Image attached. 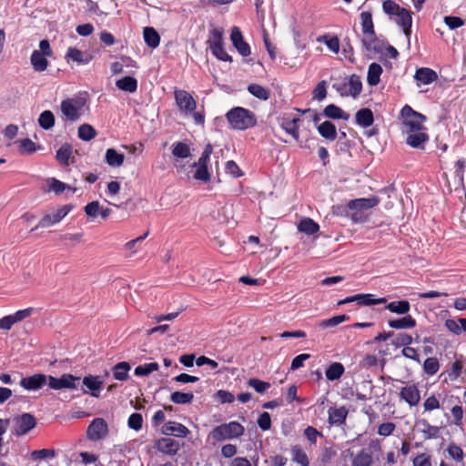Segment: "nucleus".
<instances>
[{
    "label": "nucleus",
    "instance_id": "nucleus-1",
    "mask_svg": "<svg viewBox=\"0 0 466 466\" xmlns=\"http://www.w3.org/2000/svg\"><path fill=\"white\" fill-rule=\"evenodd\" d=\"M227 119L232 128L245 130L257 124V117L253 112L244 107H235L227 113Z\"/></svg>",
    "mask_w": 466,
    "mask_h": 466
},
{
    "label": "nucleus",
    "instance_id": "nucleus-2",
    "mask_svg": "<svg viewBox=\"0 0 466 466\" xmlns=\"http://www.w3.org/2000/svg\"><path fill=\"white\" fill-rule=\"evenodd\" d=\"M244 427L237 422L231 421L217 426L212 430L209 436L216 441H221L228 439L238 438L244 433Z\"/></svg>",
    "mask_w": 466,
    "mask_h": 466
},
{
    "label": "nucleus",
    "instance_id": "nucleus-3",
    "mask_svg": "<svg viewBox=\"0 0 466 466\" xmlns=\"http://www.w3.org/2000/svg\"><path fill=\"white\" fill-rule=\"evenodd\" d=\"M332 87L339 93L341 96H352L356 98L362 90V82L359 76L353 74L342 81L334 83Z\"/></svg>",
    "mask_w": 466,
    "mask_h": 466
},
{
    "label": "nucleus",
    "instance_id": "nucleus-4",
    "mask_svg": "<svg viewBox=\"0 0 466 466\" xmlns=\"http://www.w3.org/2000/svg\"><path fill=\"white\" fill-rule=\"evenodd\" d=\"M403 132H415L416 130L425 129L423 122L426 117L416 111L410 106H405L401 109Z\"/></svg>",
    "mask_w": 466,
    "mask_h": 466
},
{
    "label": "nucleus",
    "instance_id": "nucleus-5",
    "mask_svg": "<svg viewBox=\"0 0 466 466\" xmlns=\"http://www.w3.org/2000/svg\"><path fill=\"white\" fill-rule=\"evenodd\" d=\"M208 44L212 54L222 61H231V56L226 52L223 47V30L220 28H214L210 33V37Z\"/></svg>",
    "mask_w": 466,
    "mask_h": 466
},
{
    "label": "nucleus",
    "instance_id": "nucleus-6",
    "mask_svg": "<svg viewBox=\"0 0 466 466\" xmlns=\"http://www.w3.org/2000/svg\"><path fill=\"white\" fill-rule=\"evenodd\" d=\"M85 102L82 98L66 99L61 103V111L67 120L77 121L82 115Z\"/></svg>",
    "mask_w": 466,
    "mask_h": 466
},
{
    "label": "nucleus",
    "instance_id": "nucleus-7",
    "mask_svg": "<svg viewBox=\"0 0 466 466\" xmlns=\"http://www.w3.org/2000/svg\"><path fill=\"white\" fill-rule=\"evenodd\" d=\"M13 434L19 437L26 434L36 425L35 418L30 413H24L13 419Z\"/></svg>",
    "mask_w": 466,
    "mask_h": 466
},
{
    "label": "nucleus",
    "instance_id": "nucleus-8",
    "mask_svg": "<svg viewBox=\"0 0 466 466\" xmlns=\"http://www.w3.org/2000/svg\"><path fill=\"white\" fill-rule=\"evenodd\" d=\"M47 383L49 388L52 390H62V389H76L79 383L80 378L72 374H63L60 378H56L51 375H47Z\"/></svg>",
    "mask_w": 466,
    "mask_h": 466
},
{
    "label": "nucleus",
    "instance_id": "nucleus-9",
    "mask_svg": "<svg viewBox=\"0 0 466 466\" xmlns=\"http://www.w3.org/2000/svg\"><path fill=\"white\" fill-rule=\"evenodd\" d=\"M107 422L103 418L94 419L86 430V437L92 441L105 439L108 435Z\"/></svg>",
    "mask_w": 466,
    "mask_h": 466
},
{
    "label": "nucleus",
    "instance_id": "nucleus-10",
    "mask_svg": "<svg viewBox=\"0 0 466 466\" xmlns=\"http://www.w3.org/2000/svg\"><path fill=\"white\" fill-rule=\"evenodd\" d=\"M73 208L72 205H64L50 213L46 214L39 221L35 228H49L59 223Z\"/></svg>",
    "mask_w": 466,
    "mask_h": 466
},
{
    "label": "nucleus",
    "instance_id": "nucleus-11",
    "mask_svg": "<svg viewBox=\"0 0 466 466\" xmlns=\"http://www.w3.org/2000/svg\"><path fill=\"white\" fill-rule=\"evenodd\" d=\"M361 44L367 52V56L370 58H373L376 55L382 54L386 45L383 41L379 40L375 34L370 35V36H363Z\"/></svg>",
    "mask_w": 466,
    "mask_h": 466
},
{
    "label": "nucleus",
    "instance_id": "nucleus-12",
    "mask_svg": "<svg viewBox=\"0 0 466 466\" xmlns=\"http://www.w3.org/2000/svg\"><path fill=\"white\" fill-rule=\"evenodd\" d=\"M47 375L37 373L23 378L19 385L26 390H37L47 383Z\"/></svg>",
    "mask_w": 466,
    "mask_h": 466
},
{
    "label": "nucleus",
    "instance_id": "nucleus-13",
    "mask_svg": "<svg viewBox=\"0 0 466 466\" xmlns=\"http://www.w3.org/2000/svg\"><path fill=\"white\" fill-rule=\"evenodd\" d=\"M177 105L185 113H191L196 109V101L192 96L185 90L175 91Z\"/></svg>",
    "mask_w": 466,
    "mask_h": 466
},
{
    "label": "nucleus",
    "instance_id": "nucleus-14",
    "mask_svg": "<svg viewBox=\"0 0 466 466\" xmlns=\"http://www.w3.org/2000/svg\"><path fill=\"white\" fill-rule=\"evenodd\" d=\"M161 432L164 435L177 438H185L190 433L186 426L177 421H167L165 423L161 429Z\"/></svg>",
    "mask_w": 466,
    "mask_h": 466
},
{
    "label": "nucleus",
    "instance_id": "nucleus-15",
    "mask_svg": "<svg viewBox=\"0 0 466 466\" xmlns=\"http://www.w3.org/2000/svg\"><path fill=\"white\" fill-rule=\"evenodd\" d=\"M230 39L235 48L241 56H248L250 55V47L248 43L244 41L243 35L238 27H232Z\"/></svg>",
    "mask_w": 466,
    "mask_h": 466
},
{
    "label": "nucleus",
    "instance_id": "nucleus-16",
    "mask_svg": "<svg viewBox=\"0 0 466 466\" xmlns=\"http://www.w3.org/2000/svg\"><path fill=\"white\" fill-rule=\"evenodd\" d=\"M156 449L167 455L173 456L177 454L179 450V443L170 438H161L156 441Z\"/></svg>",
    "mask_w": 466,
    "mask_h": 466
},
{
    "label": "nucleus",
    "instance_id": "nucleus-17",
    "mask_svg": "<svg viewBox=\"0 0 466 466\" xmlns=\"http://www.w3.org/2000/svg\"><path fill=\"white\" fill-rule=\"evenodd\" d=\"M65 59L67 64L72 61L76 63L77 66H82L88 64L91 61L92 56L87 53L82 52L76 47H69L65 56Z\"/></svg>",
    "mask_w": 466,
    "mask_h": 466
},
{
    "label": "nucleus",
    "instance_id": "nucleus-18",
    "mask_svg": "<svg viewBox=\"0 0 466 466\" xmlns=\"http://www.w3.org/2000/svg\"><path fill=\"white\" fill-rule=\"evenodd\" d=\"M425 129L416 130L415 132H404L407 135L406 143L414 148H424V144L429 140V136Z\"/></svg>",
    "mask_w": 466,
    "mask_h": 466
},
{
    "label": "nucleus",
    "instance_id": "nucleus-19",
    "mask_svg": "<svg viewBox=\"0 0 466 466\" xmlns=\"http://www.w3.org/2000/svg\"><path fill=\"white\" fill-rule=\"evenodd\" d=\"M400 397L410 406H416L420 400V394L416 385H408L400 390Z\"/></svg>",
    "mask_w": 466,
    "mask_h": 466
},
{
    "label": "nucleus",
    "instance_id": "nucleus-20",
    "mask_svg": "<svg viewBox=\"0 0 466 466\" xmlns=\"http://www.w3.org/2000/svg\"><path fill=\"white\" fill-rule=\"evenodd\" d=\"M380 203V198L376 196H372L368 198H357L350 200L347 207L353 210H364L372 208Z\"/></svg>",
    "mask_w": 466,
    "mask_h": 466
},
{
    "label": "nucleus",
    "instance_id": "nucleus-21",
    "mask_svg": "<svg viewBox=\"0 0 466 466\" xmlns=\"http://www.w3.org/2000/svg\"><path fill=\"white\" fill-rule=\"evenodd\" d=\"M415 80L418 82V86L420 84L428 85L438 79L437 73L428 67H421L416 70Z\"/></svg>",
    "mask_w": 466,
    "mask_h": 466
},
{
    "label": "nucleus",
    "instance_id": "nucleus-22",
    "mask_svg": "<svg viewBox=\"0 0 466 466\" xmlns=\"http://www.w3.org/2000/svg\"><path fill=\"white\" fill-rule=\"evenodd\" d=\"M418 431L424 434L425 440L437 438L440 433V427L431 425L428 420L421 419L416 421Z\"/></svg>",
    "mask_w": 466,
    "mask_h": 466
},
{
    "label": "nucleus",
    "instance_id": "nucleus-23",
    "mask_svg": "<svg viewBox=\"0 0 466 466\" xmlns=\"http://www.w3.org/2000/svg\"><path fill=\"white\" fill-rule=\"evenodd\" d=\"M47 57V56L42 55L40 51H33L30 57V62L35 72H44L46 70L49 64Z\"/></svg>",
    "mask_w": 466,
    "mask_h": 466
},
{
    "label": "nucleus",
    "instance_id": "nucleus-24",
    "mask_svg": "<svg viewBox=\"0 0 466 466\" xmlns=\"http://www.w3.org/2000/svg\"><path fill=\"white\" fill-rule=\"evenodd\" d=\"M83 385L91 391L93 397L98 398V391L103 385V380L98 376L88 375L84 377Z\"/></svg>",
    "mask_w": 466,
    "mask_h": 466
},
{
    "label": "nucleus",
    "instance_id": "nucleus-25",
    "mask_svg": "<svg viewBox=\"0 0 466 466\" xmlns=\"http://www.w3.org/2000/svg\"><path fill=\"white\" fill-rule=\"evenodd\" d=\"M131 370V366L127 361H121L116 364L112 368L113 377L115 380L119 381H125L129 377V370Z\"/></svg>",
    "mask_w": 466,
    "mask_h": 466
},
{
    "label": "nucleus",
    "instance_id": "nucleus-26",
    "mask_svg": "<svg viewBox=\"0 0 466 466\" xmlns=\"http://www.w3.org/2000/svg\"><path fill=\"white\" fill-rule=\"evenodd\" d=\"M355 119L358 125L368 127L373 124L374 116L370 108H362L356 113Z\"/></svg>",
    "mask_w": 466,
    "mask_h": 466
},
{
    "label": "nucleus",
    "instance_id": "nucleus-27",
    "mask_svg": "<svg viewBox=\"0 0 466 466\" xmlns=\"http://www.w3.org/2000/svg\"><path fill=\"white\" fill-rule=\"evenodd\" d=\"M389 326L396 329H412L416 326V320L410 315H406L403 318L390 320Z\"/></svg>",
    "mask_w": 466,
    "mask_h": 466
},
{
    "label": "nucleus",
    "instance_id": "nucleus-28",
    "mask_svg": "<svg viewBox=\"0 0 466 466\" xmlns=\"http://www.w3.org/2000/svg\"><path fill=\"white\" fill-rule=\"evenodd\" d=\"M105 159L108 166L118 167L123 165L125 157L123 154L118 153L116 149L108 148L106 151Z\"/></svg>",
    "mask_w": 466,
    "mask_h": 466
},
{
    "label": "nucleus",
    "instance_id": "nucleus-29",
    "mask_svg": "<svg viewBox=\"0 0 466 466\" xmlns=\"http://www.w3.org/2000/svg\"><path fill=\"white\" fill-rule=\"evenodd\" d=\"M116 86L118 89L134 93L137 88V81L136 78L132 76H125L121 79L116 80Z\"/></svg>",
    "mask_w": 466,
    "mask_h": 466
},
{
    "label": "nucleus",
    "instance_id": "nucleus-30",
    "mask_svg": "<svg viewBox=\"0 0 466 466\" xmlns=\"http://www.w3.org/2000/svg\"><path fill=\"white\" fill-rule=\"evenodd\" d=\"M386 309L392 313L403 315L410 311V304L408 300L392 301L386 305Z\"/></svg>",
    "mask_w": 466,
    "mask_h": 466
},
{
    "label": "nucleus",
    "instance_id": "nucleus-31",
    "mask_svg": "<svg viewBox=\"0 0 466 466\" xmlns=\"http://www.w3.org/2000/svg\"><path fill=\"white\" fill-rule=\"evenodd\" d=\"M348 411L345 407L338 409H329V421L330 424H341L345 421Z\"/></svg>",
    "mask_w": 466,
    "mask_h": 466
},
{
    "label": "nucleus",
    "instance_id": "nucleus-32",
    "mask_svg": "<svg viewBox=\"0 0 466 466\" xmlns=\"http://www.w3.org/2000/svg\"><path fill=\"white\" fill-rule=\"evenodd\" d=\"M382 67L377 63H371L369 66L367 81L370 86H376L380 83V76Z\"/></svg>",
    "mask_w": 466,
    "mask_h": 466
},
{
    "label": "nucleus",
    "instance_id": "nucleus-33",
    "mask_svg": "<svg viewBox=\"0 0 466 466\" xmlns=\"http://www.w3.org/2000/svg\"><path fill=\"white\" fill-rule=\"evenodd\" d=\"M324 115L332 119H344L348 120L350 118V115L348 113H345L341 108L339 106L331 104L325 107L324 109Z\"/></svg>",
    "mask_w": 466,
    "mask_h": 466
},
{
    "label": "nucleus",
    "instance_id": "nucleus-34",
    "mask_svg": "<svg viewBox=\"0 0 466 466\" xmlns=\"http://www.w3.org/2000/svg\"><path fill=\"white\" fill-rule=\"evenodd\" d=\"M319 134L329 140H335L337 137V130L334 124L329 121H325L318 127Z\"/></svg>",
    "mask_w": 466,
    "mask_h": 466
},
{
    "label": "nucleus",
    "instance_id": "nucleus-35",
    "mask_svg": "<svg viewBox=\"0 0 466 466\" xmlns=\"http://www.w3.org/2000/svg\"><path fill=\"white\" fill-rule=\"evenodd\" d=\"M360 20L363 36H370V35L375 34L372 16L370 12H362L360 14Z\"/></svg>",
    "mask_w": 466,
    "mask_h": 466
},
{
    "label": "nucleus",
    "instance_id": "nucleus-36",
    "mask_svg": "<svg viewBox=\"0 0 466 466\" xmlns=\"http://www.w3.org/2000/svg\"><path fill=\"white\" fill-rule=\"evenodd\" d=\"M298 229L307 235H312L319 231V226L311 218H305L299 223Z\"/></svg>",
    "mask_w": 466,
    "mask_h": 466
},
{
    "label": "nucleus",
    "instance_id": "nucleus-37",
    "mask_svg": "<svg viewBox=\"0 0 466 466\" xmlns=\"http://www.w3.org/2000/svg\"><path fill=\"white\" fill-rule=\"evenodd\" d=\"M144 39L147 45L151 48L158 46L160 42V36L153 27L144 28Z\"/></svg>",
    "mask_w": 466,
    "mask_h": 466
},
{
    "label": "nucleus",
    "instance_id": "nucleus-38",
    "mask_svg": "<svg viewBox=\"0 0 466 466\" xmlns=\"http://www.w3.org/2000/svg\"><path fill=\"white\" fill-rule=\"evenodd\" d=\"M248 91L255 97L260 100H268L270 96V90L258 84H250L248 86Z\"/></svg>",
    "mask_w": 466,
    "mask_h": 466
},
{
    "label": "nucleus",
    "instance_id": "nucleus-39",
    "mask_svg": "<svg viewBox=\"0 0 466 466\" xmlns=\"http://www.w3.org/2000/svg\"><path fill=\"white\" fill-rule=\"evenodd\" d=\"M299 118H283L281 121L282 128L288 133L290 134L296 140L299 139V127L298 123Z\"/></svg>",
    "mask_w": 466,
    "mask_h": 466
},
{
    "label": "nucleus",
    "instance_id": "nucleus-40",
    "mask_svg": "<svg viewBox=\"0 0 466 466\" xmlns=\"http://www.w3.org/2000/svg\"><path fill=\"white\" fill-rule=\"evenodd\" d=\"M372 463V455L366 450H361L354 457L352 466H370Z\"/></svg>",
    "mask_w": 466,
    "mask_h": 466
},
{
    "label": "nucleus",
    "instance_id": "nucleus-41",
    "mask_svg": "<svg viewBox=\"0 0 466 466\" xmlns=\"http://www.w3.org/2000/svg\"><path fill=\"white\" fill-rule=\"evenodd\" d=\"M172 156L176 158H186L190 156V147L184 142H177L173 145Z\"/></svg>",
    "mask_w": 466,
    "mask_h": 466
},
{
    "label": "nucleus",
    "instance_id": "nucleus-42",
    "mask_svg": "<svg viewBox=\"0 0 466 466\" xmlns=\"http://www.w3.org/2000/svg\"><path fill=\"white\" fill-rule=\"evenodd\" d=\"M78 137L84 141H90L97 135L96 129L89 124H82L78 127Z\"/></svg>",
    "mask_w": 466,
    "mask_h": 466
},
{
    "label": "nucleus",
    "instance_id": "nucleus-43",
    "mask_svg": "<svg viewBox=\"0 0 466 466\" xmlns=\"http://www.w3.org/2000/svg\"><path fill=\"white\" fill-rule=\"evenodd\" d=\"M344 373V367L339 362L332 363L326 370V377L329 380H339Z\"/></svg>",
    "mask_w": 466,
    "mask_h": 466
},
{
    "label": "nucleus",
    "instance_id": "nucleus-44",
    "mask_svg": "<svg viewBox=\"0 0 466 466\" xmlns=\"http://www.w3.org/2000/svg\"><path fill=\"white\" fill-rule=\"evenodd\" d=\"M38 124L42 128L46 130L50 129L55 125L54 114L50 110L42 112L38 118Z\"/></svg>",
    "mask_w": 466,
    "mask_h": 466
},
{
    "label": "nucleus",
    "instance_id": "nucleus-45",
    "mask_svg": "<svg viewBox=\"0 0 466 466\" xmlns=\"http://www.w3.org/2000/svg\"><path fill=\"white\" fill-rule=\"evenodd\" d=\"M194 395L191 392L175 391L170 395V400L176 404H187L192 402Z\"/></svg>",
    "mask_w": 466,
    "mask_h": 466
},
{
    "label": "nucleus",
    "instance_id": "nucleus-46",
    "mask_svg": "<svg viewBox=\"0 0 466 466\" xmlns=\"http://www.w3.org/2000/svg\"><path fill=\"white\" fill-rule=\"evenodd\" d=\"M358 304L363 306H371L377 304H383L387 302L386 298L372 299L370 294H358L357 295Z\"/></svg>",
    "mask_w": 466,
    "mask_h": 466
},
{
    "label": "nucleus",
    "instance_id": "nucleus-47",
    "mask_svg": "<svg viewBox=\"0 0 466 466\" xmlns=\"http://www.w3.org/2000/svg\"><path fill=\"white\" fill-rule=\"evenodd\" d=\"M396 23L400 27H408V25H412L411 12L403 7L396 15Z\"/></svg>",
    "mask_w": 466,
    "mask_h": 466
},
{
    "label": "nucleus",
    "instance_id": "nucleus-48",
    "mask_svg": "<svg viewBox=\"0 0 466 466\" xmlns=\"http://www.w3.org/2000/svg\"><path fill=\"white\" fill-rule=\"evenodd\" d=\"M247 384L248 387L253 388L259 394H263L270 388V383L260 380L257 378L249 379Z\"/></svg>",
    "mask_w": 466,
    "mask_h": 466
},
{
    "label": "nucleus",
    "instance_id": "nucleus-49",
    "mask_svg": "<svg viewBox=\"0 0 466 466\" xmlns=\"http://www.w3.org/2000/svg\"><path fill=\"white\" fill-rule=\"evenodd\" d=\"M159 366L157 362H150L144 365H139L135 369V375L147 376L148 374L158 370Z\"/></svg>",
    "mask_w": 466,
    "mask_h": 466
},
{
    "label": "nucleus",
    "instance_id": "nucleus-50",
    "mask_svg": "<svg viewBox=\"0 0 466 466\" xmlns=\"http://www.w3.org/2000/svg\"><path fill=\"white\" fill-rule=\"evenodd\" d=\"M72 154L71 146L65 144L56 151V159L64 164L68 165V159Z\"/></svg>",
    "mask_w": 466,
    "mask_h": 466
},
{
    "label": "nucleus",
    "instance_id": "nucleus-51",
    "mask_svg": "<svg viewBox=\"0 0 466 466\" xmlns=\"http://www.w3.org/2000/svg\"><path fill=\"white\" fill-rule=\"evenodd\" d=\"M293 460L302 466L309 465V459L305 451L299 446H295L291 450Z\"/></svg>",
    "mask_w": 466,
    "mask_h": 466
},
{
    "label": "nucleus",
    "instance_id": "nucleus-52",
    "mask_svg": "<svg viewBox=\"0 0 466 466\" xmlns=\"http://www.w3.org/2000/svg\"><path fill=\"white\" fill-rule=\"evenodd\" d=\"M347 319H349V317L347 315H339L332 317L329 319L322 320L321 322H319V326L323 329L335 327Z\"/></svg>",
    "mask_w": 466,
    "mask_h": 466
},
{
    "label": "nucleus",
    "instance_id": "nucleus-53",
    "mask_svg": "<svg viewBox=\"0 0 466 466\" xmlns=\"http://www.w3.org/2000/svg\"><path fill=\"white\" fill-rule=\"evenodd\" d=\"M194 167H197L195 173H194V178L197 179V180H200L202 182H208L209 179H210V175H209V172L208 170V166H203V165H197V166H194Z\"/></svg>",
    "mask_w": 466,
    "mask_h": 466
},
{
    "label": "nucleus",
    "instance_id": "nucleus-54",
    "mask_svg": "<svg viewBox=\"0 0 466 466\" xmlns=\"http://www.w3.org/2000/svg\"><path fill=\"white\" fill-rule=\"evenodd\" d=\"M383 11L390 15H398V14L402 10L403 7H400V5L391 0H386L382 4Z\"/></svg>",
    "mask_w": 466,
    "mask_h": 466
},
{
    "label": "nucleus",
    "instance_id": "nucleus-55",
    "mask_svg": "<svg viewBox=\"0 0 466 466\" xmlns=\"http://www.w3.org/2000/svg\"><path fill=\"white\" fill-rule=\"evenodd\" d=\"M423 368H424V371L427 374L433 375L439 370V368H440L439 361L436 358H428L424 361Z\"/></svg>",
    "mask_w": 466,
    "mask_h": 466
},
{
    "label": "nucleus",
    "instance_id": "nucleus-56",
    "mask_svg": "<svg viewBox=\"0 0 466 466\" xmlns=\"http://www.w3.org/2000/svg\"><path fill=\"white\" fill-rule=\"evenodd\" d=\"M47 182L49 185V189L54 191L56 194H61L67 187V185L54 177L49 178Z\"/></svg>",
    "mask_w": 466,
    "mask_h": 466
},
{
    "label": "nucleus",
    "instance_id": "nucleus-57",
    "mask_svg": "<svg viewBox=\"0 0 466 466\" xmlns=\"http://www.w3.org/2000/svg\"><path fill=\"white\" fill-rule=\"evenodd\" d=\"M212 152H213L212 145L208 144L205 147L204 151L202 152L200 157L198 158V161L195 162L194 166H197V165L208 166V163L209 162L210 155L212 154Z\"/></svg>",
    "mask_w": 466,
    "mask_h": 466
},
{
    "label": "nucleus",
    "instance_id": "nucleus-58",
    "mask_svg": "<svg viewBox=\"0 0 466 466\" xmlns=\"http://www.w3.org/2000/svg\"><path fill=\"white\" fill-rule=\"evenodd\" d=\"M143 418L140 413H132L128 418V427L139 431L142 428Z\"/></svg>",
    "mask_w": 466,
    "mask_h": 466
},
{
    "label": "nucleus",
    "instance_id": "nucleus-59",
    "mask_svg": "<svg viewBox=\"0 0 466 466\" xmlns=\"http://www.w3.org/2000/svg\"><path fill=\"white\" fill-rule=\"evenodd\" d=\"M412 342V337L407 333H399L393 339L392 344L396 347L406 346L408 347Z\"/></svg>",
    "mask_w": 466,
    "mask_h": 466
},
{
    "label": "nucleus",
    "instance_id": "nucleus-60",
    "mask_svg": "<svg viewBox=\"0 0 466 466\" xmlns=\"http://www.w3.org/2000/svg\"><path fill=\"white\" fill-rule=\"evenodd\" d=\"M85 213L89 218H96L100 213V204L98 201H92L85 207Z\"/></svg>",
    "mask_w": 466,
    "mask_h": 466
},
{
    "label": "nucleus",
    "instance_id": "nucleus-61",
    "mask_svg": "<svg viewBox=\"0 0 466 466\" xmlns=\"http://www.w3.org/2000/svg\"><path fill=\"white\" fill-rule=\"evenodd\" d=\"M443 21L451 30L457 29L464 25V21L458 16H445Z\"/></svg>",
    "mask_w": 466,
    "mask_h": 466
},
{
    "label": "nucleus",
    "instance_id": "nucleus-62",
    "mask_svg": "<svg viewBox=\"0 0 466 466\" xmlns=\"http://www.w3.org/2000/svg\"><path fill=\"white\" fill-rule=\"evenodd\" d=\"M396 425L393 422H385L379 426L378 434L382 437H388L393 433Z\"/></svg>",
    "mask_w": 466,
    "mask_h": 466
},
{
    "label": "nucleus",
    "instance_id": "nucleus-63",
    "mask_svg": "<svg viewBox=\"0 0 466 466\" xmlns=\"http://www.w3.org/2000/svg\"><path fill=\"white\" fill-rule=\"evenodd\" d=\"M19 143H20V152L22 154H24V153L32 154L36 150L35 144L29 138L23 139Z\"/></svg>",
    "mask_w": 466,
    "mask_h": 466
},
{
    "label": "nucleus",
    "instance_id": "nucleus-64",
    "mask_svg": "<svg viewBox=\"0 0 466 466\" xmlns=\"http://www.w3.org/2000/svg\"><path fill=\"white\" fill-rule=\"evenodd\" d=\"M413 466H431V456L421 453L413 459Z\"/></svg>",
    "mask_w": 466,
    "mask_h": 466
}]
</instances>
